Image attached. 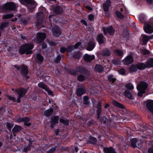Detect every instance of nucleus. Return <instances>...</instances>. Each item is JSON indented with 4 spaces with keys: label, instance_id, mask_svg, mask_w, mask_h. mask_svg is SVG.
Returning <instances> with one entry per match:
<instances>
[{
    "label": "nucleus",
    "instance_id": "nucleus-1",
    "mask_svg": "<svg viewBox=\"0 0 153 153\" xmlns=\"http://www.w3.org/2000/svg\"><path fill=\"white\" fill-rule=\"evenodd\" d=\"M33 47L34 45L32 43L24 45L20 47L19 50V52L21 54H23L25 53L27 55L32 54L33 53V51L31 50Z\"/></svg>",
    "mask_w": 153,
    "mask_h": 153
},
{
    "label": "nucleus",
    "instance_id": "nucleus-2",
    "mask_svg": "<svg viewBox=\"0 0 153 153\" xmlns=\"http://www.w3.org/2000/svg\"><path fill=\"white\" fill-rule=\"evenodd\" d=\"M148 86L147 84L145 82L142 81L139 83L137 87V88L139 91L137 93L139 96L142 97L143 94L145 93V90Z\"/></svg>",
    "mask_w": 153,
    "mask_h": 153
},
{
    "label": "nucleus",
    "instance_id": "nucleus-3",
    "mask_svg": "<svg viewBox=\"0 0 153 153\" xmlns=\"http://www.w3.org/2000/svg\"><path fill=\"white\" fill-rule=\"evenodd\" d=\"M16 7V5L14 3L9 2L0 6V10L1 12H6L7 10H14Z\"/></svg>",
    "mask_w": 153,
    "mask_h": 153
},
{
    "label": "nucleus",
    "instance_id": "nucleus-4",
    "mask_svg": "<svg viewBox=\"0 0 153 153\" xmlns=\"http://www.w3.org/2000/svg\"><path fill=\"white\" fill-rule=\"evenodd\" d=\"M14 67L18 70H20L21 74L24 76L26 79H28L29 76H27L28 72V68L26 65H22L20 66L17 65H15Z\"/></svg>",
    "mask_w": 153,
    "mask_h": 153
},
{
    "label": "nucleus",
    "instance_id": "nucleus-5",
    "mask_svg": "<svg viewBox=\"0 0 153 153\" xmlns=\"http://www.w3.org/2000/svg\"><path fill=\"white\" fill-rule=\"evenodd\" d=\"M144 29L145 32L148 33L153 32V17L150 18L148 22L144 25Z\"/></svg>",
    "mask_w": 153,
    "mask_h": 153
},
{
    "label": "nucleus",
    "instance_id": "nucleus-6",
    "mask_svg": "<svg viewBox=\"0 0 153 153\" xmlns=\"http://www.w3.org/2000/svg\"><path fill=\"white\" fill-rule=\"evenodd\" d=\"M23 2L26 4V5L30 12H32L37 5L36 3L33 0H22L21 1L22 3Z\"/></svg>",
    "mask_w": 153,
    "mask_h": 153
},
{
    "label": "nucleus",
    "instance_id": "nucleus-7",
    "mask_svg": "<svg viewBox=\"0 0 153 153\" xmlns=\"http://www.w3.org/2000/svg\"><path fill=\"white\" fill-rule=\"evenodd\" d=\"M45 38L46 34L45 33H39L37 34L34 41L37 43H39L43 41Z\"/></svg>",
    "mask_w": 153,
    "mask_h": 153
},
{
    "label": "nucleus",
    "instance_id": "nucleus-8",
    "mask_svg": "<svg viewBox=\"0 0 153 153\" xmlns=\"http://www.w3.org/2000/svg\"><path fill=\"white\" fill-rule=\"evenodd\" d=\"M28 88L25 89L24 88H19L15 89V91L16 93L19 96L23 97L27 93Z\"/></svg>",
    "mask_w": 153,
    "mask_h": 153
},
{
    "label": "nucleus",
    "instance_id": "nucleus-9",
    "mask_svg": "<svg viewBox=\"0 0 153 153\" xmlns=\"http://www.w3.org/2000/svg\"><path fill=\"white\" fill-rule=\"evenodd\" d=\"M103 30L105 35H106L107 33H108L110 35H113L115 32V30L111 26L107 28L104 27L103 28Z\"/></svg>",
    "mask_w": 153,
    "mask_h": 153
},
{
    "label": "nucleus",
    "instance_id": "nucleus-10",
    "mask_svg": "<svg viewBox=\"0 0 153 153\" xmlns=\"http://www.w3.org/2000/svg\"><path fill=\"white\" fill-rule=\"evenodd\" d=\"M38 86L39 88H42L48 92L49 95H52L53 94L52 91L48 88V86L42 82H40L38 84Z\"/></svg>",
    "mask_w": 153,
    "mask_h": 153
},
{
    "label": "nucleus",
    "instance_id": "nucleus-11",
    "mask_svg": "<svg viewBox=\"0 0 153 153\" xmlns=\"http://www.w3.org/2000/svg\"><path fill=\"white\" fill-rule=\"evenodd\" d=\"M134 61L133 57L130 55L127 56L124 59L123 62L125 65H127L132 63Z\"/></svg>",
    "mask_w": 153,
    "mask_h": 153
},
{
    "label": "nucleus",
    "instance_id": "nucleus-12",
    "mask_svg": "<svg viewBox=\"0 0 153 153\" xmlns=\"http://www.w3.org/2000/svg\"><path fill=\"white\" fill-rule=\"evenodd\" d=\"M52 31L53 35L56 36H59L61 33V30L58 26H55L53 27Z\"/></svg>",
    "mask_w": 153,
    "mask_h": 153
},
{
    "label": "nucleus",
    "instance_id": "nucleus-13",
    "mask_svg": "<svg viewBox=\"0 0 153 153\" xmlns=\"http://www.w3.org/2000/svg\"><path fill=\"white\" fill-rule=\"evenodd\" d=\"M153 38V35L147 36L143 35L142 36V41L143 45H146L149 40Z\"/></svg>",
    "mask_w": 153,
    "mask_h": 153
},
{
    "label": "nucleus",
    "instance_id": "nucleus-14",
    "mask_svg": "<svg viewBox=\"0 0 153 153\" xmlns=\"http://www.w3.org/2000/svg\"><path fill=\"white\" fill-rule=\"evenodd\" d=\"M59 117L58 116H55L52 118L51 119V123L50 126V128L53 129L54 125L56 123H58Z\"/></svg>",
    "mask_w": 153,
    "mask_h": 153
},
{
    "label": "nucleus",
    "instance_id": "nucleus-15",
    "mask_svg": "<svg viewBox=\"0 0 153 153\" xmlns=\"http://www.w3.org/2000/svg\"><path fill=\"white\" fill-rule=\"evenodd\" d=\"M96 39L100 44H103L105 41V38L102 33H100L98 35Z\"/></svg>",
    "mask_w": 153,
    "mask_h": 153
},
{
    "label": "nucleus",
    "instance_id": "nucleus-16",
    "mask_svg": "<svg viewBox=\"0 0 153 153\" xmlns=\"http://www.w3.org/2000/svg\"><path fill=\"white\" fill-rule=\"evenodd\" d=\"M111 2L110 0H106L105 3L103 4V8L105 12H108L109 10V8L111 5Z\"/></svg>",
    "mask_w": 153,
    "mask_h": 153
},
{
    "label": "nucleus",
    "instance_id": "nucleus-17",
    "mask_svg": "<svg viewBox=\"0 0 153 153\" xmlns=\"http://www.w3.org/2000/svg\"><path fill=\"white\" fill-rule=\"evenodd\" d=\"M124 95L129 99L132 100L134 99V95L133 93L128 90H126L124 93Z\"/></svg>",
    "mask_w": 153,
    "mask_h": 153
},
{
    "label": "nucleus",
    "instance_id": "nucleus-18",
    "mask_svg": "<svg viewBox=\"0 0 153 153\" xmlns=\"http://www.w3.org/2000/svg\"><path fill=\"white\" fill-rule=\"evenodd\" d=\"M84 60L86 62H90L94 59V55H89L86 54L83 56Z\"/></svg>",
    "mask_w": 153,
    "mask_h": 153
},
{
    "label": "nucleus",
    "instance_id": "nucleus-19",
    "mask_svg": "<svg viewBox=\"0 0 153 153\" xmlns=\"http://www.w3.org/2000/svg\"><path fill=\"white\" fill-rule=\"evenodd\" d=\"M54 13L57 15L60 14L63 12V10L62 7L59 6H56L53 9Z\"/></svg>",
    "mask_w": 153,
    "mask_h": 153
},
{
    "label": "nucleus",
    "instance_id": "nucleus-20",
    "mask_svg": "<svg viewBox=\"0 0 153 153\" xmlns=\"http://www.w3.org/2000/svg\"><path fill=\"white\" fill-rule=\"evenodd\" d=\"M76 71L81 73H83L85 74H88V71L84 67H77L76 68Z\"/></svg>",
    "mask_w": 153,
    "mask_h": 153
},
{
    "label": "nucleus",
    "instance_id": "nucleus-21",
    "mask_svg": "<svg viewBox=\"0 0 153 153\" xmlns=\"http://www.w3.org/2000/svg\"><path fill=\"white\" fill-rule=\"evenodd\" d=\"M85 88L84 87L78 89L76 91V94L77 96H81L85 93Z\"/></svg>",
    "mask_w": 153,
    "mask_h": 153
},
{
    "label": "nucleus",
    "instance_id": "nucleus-22",
    "mask_svg": "<svg viewBox=\"0 0 153 153\" xmlns=\"http://www.w3.org/2000/svg\"><path fill=\"white\" fill-rule=\"evenodd\" d=\"M97 116L98 118H99L102 111V106L101 102H98L97 107Z\"/></svg>",
    "mask_w": 153,
    "mask_h": 153
},
{
    "label": "nucleus",
    "instance_id": "nucleus-23",
    "mask_svg": "<svg viewBox=\"0 0 153 153\" xmlns=\"http://www.w3.org/2000/svg\"><path fill=\"white\" fill-rule=\"evenodd\" d=\"M103 151L105 153H117L112 147L104 148Z\"/></svg>",
    "mask_w": 153,
    "mask_h": 153
},
{
    "label": "nucleus",
    "instance_id": "nucleus-24",
    "mask_svg": "<svg viewBox=\"0 0 153 153\" xmlns=\"http://www.w3.org/2000/svg\"><path fill=\"white\" fill-rule=\"evenodd\" d=\"M146 63L147 68L153 67V58H149Z\"/></svg>",
    "mask_w": 153,
    "mask_h": 153
},
{
    "label": "nucleus",
    "instance_id": "nucleus-25",
    "mask_svg": "<svg viewBox=\"0 0 153 153\" xmlns=\"http://www.w3.org/2000/svg\"><path fill=\"white\" fill-rule=\"evenodd\" d=\"M22 129V127L19 126L15 125L12 129V131L14 133H17Z\"/></svg>",
    "mask_w": 153,
    "mask_h": 153
},
{
    "label": "nucleus",
    "instance_id": "nucleus-26",
    "mask_svg": "<svg viewBox=\"0 0 153 153\" xmlns=\"http://www.w3.org/2000/svg\"><path fill=\"white\" fill-rule=\"evenodd\" d=\"M53 111V108H50L44 112V114L47 117H49L52 114Z\"/></svg>",
    "mask_w": 153,
    "mask_h": 153
},
{
    "label": "nucleus",
    "instance_id": "nucleus-27",
    "mask_svg": "<svg viewBox=\"0 0 153 153\" xmlns=\"http://www.w3.org/2000/svg\"><path fill=\"white\" fill-rule=\"evenodd\" d=\"M136 66L137 69L139 70H143L146 67V65L143 63H138L136 64Z\"/></svg>",
    "mask_w": 153,
    "mask_h": 153
},
{
    "label": "nucleus",
    "instance_id": "nucleus-28",
    "mask_svg": "<svg viewBox=\"0 0 153 153\" xmlns=\"http://www.w3.org/2000/svg\"><path fill=\"white\" fill-rule=\"evenodd\" d=\"M95 46L94 43L93 41H90L88 43V45L87 48V50L91 51L94 48Z\"/></svg>",
    "mask_w": 153,
    "mask_h": 153
},
{
    "label": "nucleus",
    "instance_id": "nucleus-29",
    "mask_svg": "<svg viewBox=\"0 0 153 153\" xmlns=\"http://www.w3.org/2000/svg\"><path fill=\"white\" fill-rule=\"evenodd\" d=\"M101 54L103 56H109L110 55L111 52L109 50L105 48L102 51Z\"/></svg>",
    "mask_w": 153,
    "mask_h": 153
},
{
    "label": "nucleus",
    "instance_id": "nucleus-30",
    "mask_svg": "<svg viewBox=\"0 0 153 153\" xmlns=\"http://www.w3.org/2000/svg\"><path fill=\"white\" fill-rule=\"evenodd\" d=\"M112 103L116 107L123 109L124 108V106L122 104L119 103L117 101L114 100L112 101Z\"/></svg>",
    "mask_w": 153,
    "mask_h": 153
},
{
    "label": "nucleus",
    "instance_id": "nucleus-31",
    "mask_svg": "<svg viewBox=\"0 0 153 153\" xmlns=\"http://www.w3.org/2000/svg\"><path fill=\"white\" fill-rule=\"evenodd\" d=\"M101 123L106 125H108V123L111 122V120L108 119L105 117L103 116L101 120Z\"/></svg>",
    "mask_w": 153,
    "mask_h": 153
},
{
    "label": "nucleus",
    "instance_id": "nucleus-32",
    "mask_svg": "<svg viewBox=\"0 0 153 153\" xmlns=\"http://www.w3.org/2000/svg\"><path fill=\"white\" fill-rule=\"evenodd\" d=\"M23 120V122H24V125L29 126L31 125V123L29 122L30 121V119L29 117H24Z\"/></svg>",
    "mask_w": 153,
    "mask_h": 153
},
{
    "label": "nucleus",
    "instance_id": "nucleus-33",
    "mask_svg": "<svg viewBox=\"0 0 153 153\" xmlns=\"http://www.w3.org/2000/svg\"><path fill=\"white\" fill-rule=\"evenodd\" d=\"M95 70L98 72H100L103 70L102 67L100 65H96L95 67Z\"/></svg>",
    "mask_w": 153,
    "mask_h": 153
},
{
    "label": "nucleus",
    "instance_id": "nucleus-34",
    "mask_svg": "<svg viewBox=\"0 0 153 153\" xmlns=\"http://www.w3.org/2000/svg\"><path fill=\"white\" fill-rule=\"evenodd\" d=\"M14 15L13 14H8L3 15L2 18L3 19H8L13 17Z\"/></svg>",
    "mask_w": 153,
    "mask_h": 153
},
{
    "label": "nucleus",
    "instance_id": "nucleus-35",
    "mask_svg": "<svg viewBox=\"0 0 153 153\" xmlns=\"http://www.w3.org/2000/svg\"><path fill=\"white\" fill-rule=\"evenodd\" d=\"M30 20V18H27L25 19H21L20 21L21 22V23L23 24L24 25H26L27 24L29 21Z\"/></svg>",
    "mask_w": 153,
    "mask_h": 153
},
{
    "label": "nucleus",
    "instance_id": "nucleus-36",
    "mask_svg": "<svg viewBox=\"0 0 153 153\" xmlns=\"http://www.w3.org/2000/svg\"><path fill=\"white\" fill-rule=\"evenodd\" d=\"M137 142V140L136 138L132 139L131 140V146L134 148L137 146L136 143Z\"/></svg>",
    "mask_w": 153,
    "mask_h": 153
},
{
    "label": "nucleus",
    "instance_id": "nucleus-37",
    "mask_svg": "<svg viewBox=\"0 0 153 153\" xmlns=\"http://www.w3.org/2000/svg\"><path fill=\"white\" fill-rule=\"evenodd\" d=\"M125 87L127 89L130 90H132L134 89V86L131 83H128L125 85Z\"/></svg>",
    "mask_w": 153,
    "mask_h": 153
},
{
    "label": "nucleus",
    "instance_id": "nucleus-38",
    "mask_svg": "<svg viewBox=\"0 0 153 153\" xmlns=\"http://www.w3.org/2000/svg\"><path fill=\"white\" fill-rule=\"evenodd\" d=\"M114 52L115 54H117L119 56H122L123 53L122 51L118 49L115 50L114 51Z\"/></svg>",
    "mask_w": 153,
    "mask_h": 153
},
{
    "label": "nucleus",
    "instance_id": "nucleus-39",
    "mask_svg": "<svg viewBox=\"0 0 153 153\" xmlns=\"http://www.w3.org/2000/svg\"><path fill=\"white\" fill-rule=\"evenodd\" d=\"M36 58L39 61L41 62H42L44 59L43 57L42 56V55L39 53L36 54Z\"/></svg>",
    "mask_w": 153,
    "mask_h": 153
},
{
    "label": "nucleus",
    "instance_id": "nucleus-40",
    "mask_svg": "<svg viewBox=\"0 0 153 153\" xmlns=\"http://www.w3.org/2000/svg\"><path fill=\"white\" fill-rule=\"evenodd\" d=\"M115 14L117 17L119 19H122L124 18V16L118 11L117 10L116 11Z\"/></svg>",
    "mask_w": 153,
    "mask_h": 153
},
{
    "label": "nucleus",
    "instance_id": "nucleus-41",
    "mask_svg": "<svg viewBox=\"0 0 153 153\" xmlns=\"http://www.w3.org/2000/svg\"><path fill=\"white\" fill-rule=\"evenodd\" d=\"M81 53L79 52H75L73 55V57L75 59H77L79 58L81 56Z\"/></svg>",
    "mask_w": 153,
    "mask_h": 153
},
{
    "label": "nucleus",
    "instance_id": "nucleus-42",
    "mask_svg": "<svg viewBox=\"0 0 153 153\" xmlns=\"http://www.w3.org/2000/svg\"><path fill=\"white\" fill-rule=\"evenodd\" d=\"M137 67L136 65H132L129 68V70L131 71L136 72L137 71Z\"/></svg>",
    "mask_w": 153,
    "mask_h": 153
},
{
    "label": "nucleus",
    "instance_id": "nucleus-43",
    "mask_svg": "<svg viewBox=\"0 0 153 153\" xmlns=\"http://www.w3.org/2000/svg\"><path fill=\"white\" fill-rule=\"evenodd\" d=\"M8 24V22H3L0 25V29L2 30L4 28L7 26Z\"/></svg>",
    "mask_w": 153,
    "mask_h": 153
},
{
    "label": "nucleus",
    "instance_id": "nucleus-44",
    "mask_svg": "<svg viewBox=\"0 0 153 153\" xmlns=\"http://www.w3.org/2000/svg\"><path fill=\"white\" fill-rule=\"evenodd\" d=\"M74 47L72 45H69L66 48V51L68 52H71L74 50Z\"/></svg>",
    "mask_w": 153,
    "mask_h": 153
},
{
    "label": "nucleus",
    "instance_id": "nucleus-45",
    "mask_svg": "<svg viewBox=\"0 0 153 153\" xmlns=\"http://www.w3.org/2000/svg\"><path fill=\"white\" fill-rule=\"evenodd\" d=\"M59 121L61 123H63L65 125H68V121L67 120L60 119L59 120Z\"/></svg>",
    "mask_w": 153,
    "mask_h": 153
},
{
    "label": "nucleus",
    "instance_id": "nucleus-46",
    "mask_svg": "<svg viewBox=\"0 0 153 153\" xmlns=\"http://www.w3.org/2000/svg\"><path fill=\"white\" fill-rule=\"evenodd\" d=\"M108 78L109 81L113 83L116 80V79L113 78V75H109L108 76Z\"/></svg>",
    "mask_w": 153,
    "mask_h": 153
},
{
    "label": "nucleus",
    "instance_id": "nucleus-47",
    "mask_svg": "<svg viewBox=\"0 0 153 153\" xmlns=\"http://www.w3.org/2000/svg\"><path fill=\"white\" fill-rule=\"evenodd\" d=\"M84 79L85 76L82 75H80L77 76V79L79 81H83L84 80Z\"/></svg>",
    "mask_w": 153,
    "mask_h": 153
},
{
    "label": "nucleus",
    "instance_id": "nucleus-48",
    "mask_svg": "<svg viewBox=\"0 0 153 153\" xmlns=\"http://www.w3.org/2000/svg\"><path fill=\"white\" fill-rule=\"evenodd\" d=\"M84 103L85 105L88 104L89 103L88 100L89 98L87 96H85L84 97Z\"/></svg>",
    "mask_w": 153,
    "mask_h": 153
},
{
    "label": "nucleus",
    "instance_id": "nucleus-49",
    "mask_svg": "<svg viewBox=\"0 0 153 153\" xmlns=\"http://www.w3.org/2000/svg\"><path fill=\"white\" fill-rule=\"evenodd\" d=\"M90 142L93 144H95L97 142V139L94 137H91L90 139Z\"/></svg>",
    "mask_w": 153,
    "mask_h": 153
},
{
    "label": "nucleus",
    "instance_id": "nucleus-50",
    "mask_svg": "<svg viewBox=\"0 0 153 153\" xmlns=\"http://www.w3.org/2000/svg\"><path fill=\"white\" fill-rule=\"evenodd\" d=\"M7 97L9 100H11L13 102H16V98L13 96L8 95Z\"/></svg>",
    "mask_w": 153,
    "mask_h": 153
},
{
    "label": "nucleus",
    "instance_id": "nucleus-51",
    "mask_svg": "<svg viewBox=\"0 0 153 153\" xmlns=\"http://www.w3.org/2000/svg\"><path fill=\"white\" fill-rule=\"evenodd\" d=\"M7 128L9 131L11 130V128L13 127V124L10 123H7L6 124Z\"/></svg>",
    "mask_w": 153,
    "mask_h": 153
},
{
    "label": "nucleus",
    "instance_id": "nucleus-52",
    "mask_svg": "<svg viewBox=\"0 0 153 153\" xmlns=\"http://www.w3.org/2000/svg\"><path fill=\"white\" fill-rule=\"evenodd\" d=\"M61 56L58 55L57 56L56 58L54 60V62L56 63H58L61 60Z\"/></svg>",
    "mask_w": 153,
    "mask_h": 153
},
{
    "label": "nucleus",
    "instance_id": "nucleus-53",
    "mask_svg": "<svg viewBox=\"0 0 153 153\" xmlns=\"http://www.w3.org/2000/svg\"><path fill=\"white\" fill-rule=\"evenodd\" d=\"M68 72L70 74L75 75L76 74V72L74 69H69L68 70Z\"/></svg>",
    "mask_w": 153,
    "mask_h": 153
},
{
    "label": "nucleus",
    "instance_id": "nucleus-54",
    "mask_svg": "<svg viewBox=\"0 0 153 153\" xmlns=\"http://www.w3.org/2000/svg\"><path fill=\"white\" fill-rule=\"evenodd\" d=\"M141 52L144 55L148 54L150 53L149 51L146 49L142 50Z\"/></svg>",
    "mask_w": 153,
    "mask_h": 153
},
{
    "label": "nucleus",
    "instance_id": "nucleus-55",
    "mask_svg": "<svg viewBox=\"0 0 153 153\" xmlns=\"http://www.w3.org/2000/svg\"><path fill=\"white\" fill-rule=\"evenodd\" d=\"M118 72L120 74L122 75H124L125 73V70L124 68H122L119 70Z\"/></svg>",
    "mask_w": 153,
    "mask_h": 153
},
{
    "label": "nucleus",
    "instance_id": "nucleus-56",
    "mask_svg": "<svg viewBox=\"0 0 153 153\" xmlns=\"http://www.w3.org/2000/svg\"><path fill=\"white\" fill-rule=\"evenodd\" d=\"M56 150L55 147L51 149L48 151H47L46 153H52L54 152Z\"/></svg>",
    "mask_w": 153,
    "mask_h": 153
},
{
    "label": "nucleus",
    "instance_id": "nucleus-57",
    "mask_svg": "<svg viewBox=\"0 0 153 153\" xmlns=\"http://www.w3.org/2000/svg\"><path fill=\"white\" fill-rule=\"evenodd\" d=\"M94 19V16L92 14H90L88 16V19L90 21L93 20Z\"/></svg>",
    "mask_w": 153,
    "mask_h": 153
},
{
    "label": "nucleus",
    "instance_id": "nucleus-58",
    "mask_svg": "<svg viewBox=\"0 0 153 153\" xmlns=\"http://www.w3.org/2000/svg\"><path fill=\"white\" fill-rule=\"evenodd\" d=\"M81 44V43L80 42H78L76 43L74 46V48L75 49L77 48Z\"/></svg>",
    "mask_w": 153,
    "mask_h": 153
},
{
    "label": "nucleus",
    "instance_id": "nucleus-59",
    "mask_svg": "<svg viewBox=\"0 0 153 153\" xmlns=\"http://www.w3.org/2000/svg\"><path fill=\"white\" fill-rule=\"evenodd\" d=\"M23 120L24 117H19L17 120L16 121L18 123L23 122Z\"/></svg>",
    "mask_w": 153,
    "mask_h": 153
},
{
    "label": "nucleus",
    "instance_id": "nucleus-60",
    "mask_svg": "<svg viewBox=\"0 0 153 153\" xmlns=\"http://www.w3.org/2000/svg\"><path fill=\"white\" fill-rule=\"evenodd\" d=\"M30 149V146H27L24 148L23 149V152H27L28 150H29Z\"/></svg>",
    "mask_w": 153,
    "mask_h": 153
},
{
    "label": "nucleus",
    "instance_id": "nucleus-61",
    "mask_svg": "<svg viewBox=\"0 0 153 153\" xmlns=\"http://www.w3.org/2000/svg\"><path fill=\"white\" fill-rule=\"evenodd\" d=\"M66 51V48H63L61 47L60 49V51L62 53H64Z\"/></svg>",
    "mask_w": 153,
    "mask_h": 153
},
{
    "label": "nucleus",
    "instance_id": "nucleus-62",
    "mask_svg": "<svg viewBox=\"0 0 153 153\" xmlns=\"http://www.w3.org/2000/svg\"><path fill=\"white\" fill-rule=\"evenodd\" d=\"M81 22L85 25L87 26V23L86 21L82 19L81 20Z\"/></svg>",
    "mask_w": 153,
    "mask_h": 153
},
{
    "label": "nucleus",
    "instance_id": "nucleus-63",
    "mask_svg": "<svg viewBox=\"0 0 153 153\" xmlns=\"http://www.w3.org/2000/svg\"><path fill=\"white\" fill-rule=\"evenodd\" d=\"M148 153H153V149L150 148L148 149Z\"/></svg>",
    "mask_w": 153,
    "mask_h": 153
},
{
    "label": "nucleus",
    "instance_id": "nucleus-64",
    "mask_svg": "<svg viewBox=\"0 0 153 153\" xmlns=\"http://www.w3.org/2000/svg\"><path fill=\"white\" fill-rule=\"evenodd\" d=\"M94 123L93 121L91 120L90 121H89L88 122V126H90L92 124H93Z\"/></svg>",
    "mask_w": 153,
    "mask_h": 153
}]
</instances>
